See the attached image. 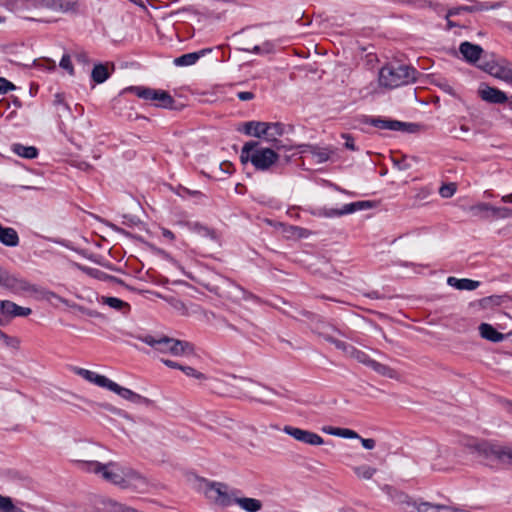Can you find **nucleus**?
<instances>
[{
	"label": "nucleus",
	"mask_w": 512,
	"mask_h": 512,
	"mask_svg": "<svg viewBox=\"0 0 512 512\" xmlns=\"http://www.w3.org/2000/svg\"><path fill=\"white\" fill-rule=\"evenodd\" d=\"M54 105L56 106H62L63 109L69 111L70 108L67 103H65V97L63 93H56L54 96Z\"/></svg>",
	"instance_id": "obj_51"
},
{
	"label": "nucleus",
	"mask_w": 512,
	"mask_h": 512,
	"mask_svg": "<svg viewBox=\"0 0 512 512\" xmlns=\"http://www.w3.org/2000/svg\"><path fill=\"white\" fill-rule=\"evenodd\" d=\"M14 89L15 86L12 82L8 81L6 78L0 77V94H6Z\"/></svg>",
	"instance_id": "obj_49"
},
{
	"label": "nucleus",
	"mask_w": 512,
	"mask_h": 512,
	"mask_svg": "<svg viewBox=\"0 0 512 512\" xmlns=\"http://www.w3.org/2000/svg\"><path fill=\"white\" fill-rule=\"evenodd\" d=\"M455 192H456V187H455V184H453V183L445 184L439 190L440 195L444 198L452 197Z\"/></svg>",
	"instance_id": "obj_46"
},
{
	"label": "nucleus",
	"mask_w": 512,
	"mask_h": 512,
	"mask_svg": "<svg viewBox=\"0 0 512 512\" xmlns=\"http://www.w3.org/2000/svg\"><path fill=\"white\" fill-rule=\"evenodd\" d=\"M349 356L355 359L357 362L371 368L381 376L388 378H394L396 376V371L394 369L372 359L366 352L360 349L353 347V349H350Z\"/></svg>",
	"instance_id": "obj_6"
},
{
	"label": "nucleus",
	"mask_w": 512,
	"mask_h": 512,
	"mask_svg": "<svg viewBox=\"0 0 512 512\" xmlns=\"http://www.w3.org/2000/svg\"><path fill=\"white\" fill-rule=\"evenodd\" d=\"M362 122L381 130L401 131L411 134L420 132L422 128V125L418 123L402 122L399 120L382 117L365 116Z\"/></svg>",
	"instance_id": "obj_4"
},
{
	"label": "nucleus",
	"mask_w": 512,
	"mask_h": 512,
	"mask_svg": "<svg viewBox=\"0 0 512 512\" xmlns=\"http://www.w3.org/2000/svg\"><path fill=\"white\" fill-rule=\"evenodd\" d=\"M268 142L272 143V149L276 150H291L293 147L291 145L284 144L282 140H278L277 138H267Z\"/></svg>",
	"instance_id": "obj_48"
},
{
	"label": "nucleus",
	"mask_w": 512,
	"mask_h": 512,
	"mask_svg": "<svg viewBox=\"0 0 512 512\" xmlns=\"http://www.w3.org/2000/svg\"><path fill=\"white\" fill-rule=\"evenodd\" d=\"M162 235L163 237L169 239V240H174L175 236H174V233L172 231H170L169 229H162Z\"/></svg>",
	"instance_id": "obj_59"
},
{
	"label": "nucleus",
	"mask_w": 512,
	"mask_h": 512,
	"mask_svg": "<svg viewBox=\"0 0 512 512\" xmlns=\"http://www.w3.org/2000/svg\"><path fill=\"white\" fill-rule=\"evenodd\" d=\"M156 94L151 98V101L155 102V106L165 109L173 108L175 100L167 91L156 89Z\"/></svg>",
	"instance_id": "obj_29"
},
{
	"label": "nucleus",
	"mask_w": 512,
	"mask_h": 512,
	"mask_svg": "<svg viewBox=\"0 0 512 512\" xmlns=\"http://www.w3.org/2000/svg\"><path fill=\"white\" fill-rule=\"evenodd\" d=\"M234 503L239 505L246 512H258L262 509V502L255 498L234 497Z\"/></svg>",
	"instance_id": "obj_28"
},
{
	"label": "nucleus",
	"mask_w": 512,
	"mask_h": 512,
	"mask_svg": "<svg viewBox=\"0 0 512 512\" xmlns=\"http://www.w3.org/2000/svg\"><path fill=\"white\" fill-rule=\"evenodd\" d=\"M0 242L8 247H16L19 244L17 231L12 227H3L0 224Z\"/></svg>",
	"instance_id": "obj_24"
},
{
	"label": "nucleus",
	"mask_w": 512,
	"mask_h": 512,
	"mask_svg": "<svg viewBox=\"0 0 512 512\" xmlns=\"http://www.w3.org/2000/svg\"><path fill=\"white\" fill-rule=\"evenodd\" d=\"M108 464H112L108 468H105L101 474L102 478L114 485L120 486L122 488V484L124 483V475L122 472V467L116 462H109Z\"/></svg>",
	"instance_id": "obj_17"
},
{
	"label": "nucleus",
	"mask_w": 512,
	"mask_h": 512,
	"mask_svg": "<svg viewBox=\"0 0 512 512\" xmlns=\"http://www.w3.org/2000/svg\"><path fill=\"white\" fill-rule=\"evenodd\" d=\"M180 370L183 371L189 377H194L199 380H203L206 378L203 373L197 371L196 369L190 366H182L180 367Z\"/></svg>",
	"instance_id": "obj_44"
},
{
	"label": "nucleus",
	"mask_w": 512,
	"mask_h": 512,
	"mask_svg": "<svg viewBox=\"0 0 512 512\" xmlns=\"http://www.w3.org/2000/svg\"><path fill=\"white\" fill-rule=\"evenodd\" d=\"M109 76L110 74L107 66L101 63L96 64L91 72L92 80L97 84L105 82Z\"/></svg>",
	"instance_id": "obj_33"
},
{
	"label": "nucleus",
	"mask_w": 512,
	"mask_h": 512,
	"mask_svg": "<svg viewBox=\"0 0 512 512\" xmlns=\"http://www.w3.org/2000/svg\"><path fill=\"white\" fill-rule=\"evenodd\" d=\"M394 164L400 169V170H406L409 168V165L406 164L405 159L402 160H393Z\"/></svg>",
	"instance_id": "obj_58"
},
{
	"label": "nucleus",
	"mask_w": 512,
	"mask_h": 512,
	"mask_svg": "<svg viewBox=\"0 0 512 512\" xmlns=\"http://www.w3.org/2000/svg\"><path fill=\"white\" fill-rule=\"evenodd\" d=\"M324 431L331 435L348 438V439L360 438V436L355 431H353L351 429H347V428H332V427H330L329 429H324Z\"/></svg>",
	"instance_id": "obj_38"
},
{
	"label": "nucleus",
	"mask_w": 512,
	"mask_h": 512,
	"mask_svg": "<svg viewBox=\"0 0 512 512\" xmlns=\"http://www.w3.org/2000/svg\"><path fill=\"white\" fill-rule=\"evenodd\" d=\"M101 301L103 304H106L115 310L122 311L123 313H127L130 310V305L127 302L116 297L103 296Z\"/></svg>",
	"instance_id": "obj_32"
},
{
	"label": "nucleus",
	"mask_w": 512,
	"mask_h": 512,
	"mask_svg": "<svg viewBox=\"0 0 512 512\" xmlns=\"http://www.w3.org/2000/svg\"><path fill=\"white\" fill-rule=\"evenodd\" d=\"M60 67L67 70L70 75L74 74V68L68 54H64L59 63Z\"/></svg>",
	"instance_id": "obj_47"
},
{
	"label": "nucleus",
	"mask_w": 512,
	"mask_h": 512,
	"mask_svg": "<svg viewBox=\"0 0 512 512\" xmlns=\"http://www.w3.org/2000/svg\"><path fill=\"white\" fill-rule=\"evenodd\" d=\"M236 289L242 294V298L244 300H253V301H256V302H260V298L258 296H256L253 293L245 290L244 288H242L240 286H236Z\"/></svg>",
	"instance_id": "obj_50"
},
{
	"label": "nucleus",
	"mask_w": 512,
	"mask_h": 512,
	"mask_svg": "<svg viewBox=\"0 0 512 512\" xmlns=\"http://www.w3.org/2000/svg\"><path fill=\"white\" fill-rule=\"evenodd\" d=\"M418 512H456L453 508L445 505H435L429 502H424L418 505Z\"/></svg>",
	"instance_id": "obj_37"
},
{
	"label": "nucleus",
	"mask_w": 512,
	"mask_h": 512,
	"mask_svg": "<svg viewBox=\"0 0 512 512\" xmlns=\"http://www.w3.org/2000/svg\"><path fill=\"white\" fill-rule=\"evenodd\" d=\"M459 51L464 59L469 63H476L483 53L481 46L472 44L468 41L462 42L459 46Z\"/></svg>",
	"instance_id": "obj_18"
},
{
	"label": "nucleus",
	"mask_w": 512,
	"mask_h": 512,
	"mask_svg": "<svg viewBox=\"0 0 512 512\" xmlns=\"http://www.w3.org/2000/svg\"><path fill=\"white\" fill-rule=\"evenodd\" d=\"M372 207L373 203L371 201H356L343 205L341 209H323L318 213V215L328 218L340 217L342 215L351 214L358 210L370 209Z\"/></svg>",
	"instance_id": "obj_9"
},
{
	"label": "nucleus",
	"mask_w": 512,
	"mask_h": 512,
	"mask_svg": "<svg viewBox=\"0 0 512 512\" xmlns=\"http://www.w3.org/2000/svg\"><path fill=\"white\" fill-rule=\"evenodd\" d=\"M506 407H507L508 411L512 412V401H507Z\"/></svg>",
	"instance_id": "obj_63"
},
{
	"label": "nucleus",
	"mask_w": 512,
	"mask_h": 512,
	"mask_svg": "<svg viewBox=\"0 0 512 512\" xmlns=\"http://www.w3.org/2000/svg\"><path fill=\"white\" fill-rule=\"evenodd\" d=\"M122 472L124 475V483L122 484V488H128L131 486L138 487L139 485L146 484L145 479L135 470L122 467Z\"/></svg>",
	"instance_id": "obj_22"
},
{
	"label": "nucleus",
	"mask_w": 512,
	"mask_h": 512,
	"mask_svg": "<svg viewBox=\"0 0 512 512\" xmlns=\"http://www.w3.org/2000/svg\"><path fill=\"white\" fill-rule=\"evenodd\" d=\"M326 327L329 328L332 331H335V332L339 333L342 336H346V334L344 332H342L341 330H339L338 328H336L333 325H327Z\"/></svg>",
	"instance_id": "obj_60"
},
{
	"label": "nucleus",
	"mask_w": 512,
	"mask_h": 512,
	"mask_svg": "<svg viewBox=\"0 0 512 512\" xmlns=\"http://www.w3.org/2000/svg\"><path fill=\"white\" fill-rule=\"evenodd\" d=\"M480 336L488 341L498 343L506 338V335L498 332L492 325L481 323L478 327Z\"/></svg>",
	"instance_id": "obj_21"
},
{
	"label": "nucleus",
	"mask_w": 512,
	"mask_h": 512,
	"mask_svg": "<svg viewBox=\"0 0 512 512\" xmlns=\"http://www.w3.org/2000/svg\"><path fill=\"white\" fill-rule=\"evenodd\" d=\"M354 473L361 479H371L373 475L376 473V468H373L369 465H361L358 467H354Z\"/></svg>",
	"instance_id": "obj_42"
},
{
	"label": "nucleus",
	"mask_w": 512,
	"mask_h": 512,
	"mask_svg": "<svg viewBox=\"0 0 512 512\" xmlns=\"http://www.w3.org/2000/svg\"><path fill=\"white\" fill-rule=\"evenodd\" d=\"M1 340L7 347L18 349L20 347V340L17 337L9 336L4 333V337H1Z\"/></svg>",
	"instance_id": "obj_45"
},
{
	"label": "nucleus",
	"mask_w": 512,
	"mask_h": 512,
	"mask_svg": "<svg viewBox=\"0 0 512 512\" xmlns=\"http://www.w3.org/2000/svg\"><path fill=\"white\" fill-rule=\"evenodd\" d=\"M488 72L497 79H500L512 86V62L500 60L490 65Z\"/></svg>",
	"instance_id": "obj_14"
},
{
	"label": "nucleus",
	"mask_w": 512,
	"mask_h": 512,
	"mask_svg": "<svg viewBox=\"0 0 512 512\" xmlns=\"http://www.w3.org/2000/svg\"><path fill=\"white\" fill-rule=\"evenodd\" d=\"M471 212L474 216H478L483 212H490L494 219L512 218V208L509 207H494L488 203H480L471 207Z\"/></svg>",
	"instance_id": "obj_13"
},
{
	"label": "nucleus",
	"mask_w": 512,
	"mask_h": 512,
	"mask_svg": "<svg viewBox=\"0 0 512 512\" xmlns=\"http://www.w3.org/2000/svg\"><path fill=\"white\" fill-rule=\"evenodd\" d=\"M212 51L211 48H204L196 52L186 53L179 57H176L173 60L174 65L182 67V66H191L195 64L201 57Z\"/></svg>",
	"instance_id": "obj_20"
},
{
	"label": "nucleus",
	"mask_w": 512,
	"mask_h": 512,
	"mask_svg": "<svg viewBox=\"0 0 512 512\" xmlns=\"http://www.w3.org/2000/svg\"><path fill=\"white\" fill-rule=\"evenodd\" d=\"M195 230L201 236L208 237V238H211V239H215L216 238L215 231L213 229H210V228L206 227V226H203V225H200V224H196L195 225Z\"/></svg>",
	"instance_id": "obj_43"
},
{
	"label": "nucleus",
	"mask_w": 512,
	"mask_h": 512,
	"mask_svg": "<svg viewBox=\"0 0 512 512\" xmlns=\"http://www.w3.org/2000/svg\"><path fill=\"white\" fill-rule=\"evenodd\" d=\"M502 201L505 203H512V195L503 196Z\"/></svg>",
	"instance_id": "obj_62"
},
{
	"label": "nucleus",
	"mask_w": 512,
	"mask_h": 512,
	"mask_svg": "<svg viewBox=\"0 0 512 512\" xmlns=\"http://www.w3.org/2000/svg\"><path fill=\"white\" fill-rule=\"evenodd\" d=\"M470 453L489 467L512 465V447L496 441L472 439L465 444Z\"/></svg>",
	"instance_id": "obj_1"
},
{
	"label": "nucleus",
	"mask_w": 512,
	"mask_h": 512,
	"mask_svg": "<svg viewBox=\"0 0 512 512\" xmlns=\"http://www.w3.org/2000/svg\"><path fill=\"white\" fill-rule=\"evenodd\" d=\"M162 362L167 366V367H170V368H174V369H179L180 370V367H182L183 365L181 364H178L177 362H174L172 360H168V359H163Z\"/></svg>",
	"instance_id": "obj_57"
},
{
	"label": "nucleus",
	"mask_w": 512,
	"mask_h": 512,
	"mask_svg": "<svg viewBox=\"0 0 512 512\" xmlns=\"http://www.w3.org/2000/svg\"><path fill=\"white\" fill-rule=\"evenodd\" d=\"M292 230L294 231V234L298 237H306L308 234V231L305 228L293 226Z\"/></svg>",
	"instance_id": "obj_56"
},
{
	"label": "nucleus",
	"mask_w": 512,
	"mask_h": 512,
	"mask_svg": "<svg viewBox=\"0 0 512 512\" xmlns=\"http://www.w3.org/2000/svg\"><path fill=\"white\" fill-rule=\"evenodd\" d=\"M127 91L134 93L137 97L146 101H151V98L156 94V89L145 86H131Z\"/></svg>",
	"instance_id": "obj_34"
},
{
	"label": "nucleus",
	"mask_w": 512,
	"mask_h": 512,
	"mask_svg": "<svg viewBox=\"0 0 512 512\" xmlns=\"http://www.w3.org/2000/svg\"><path fill=\"white\" fill-rule=\"evenodd\" d=\"M319 334L324 338L325 341L332 343L333 345H335L337 349L343 350L348 355H350V349H353L354 346L349 345L341 340L335 339L334 337L325 332H320Z\"/></svg>",
	"instance_id": "obj_39"
},
{
	"label": "nucleus",
	"mask_w": 512,
	"mask_h": 512,
	"mask_svg": "<svg viewBox=\"0 0 512 512\" xmlns=\"http://www.w3.org/2000/svg\"><path fill=\"white\" fill-rule=\"evenodd\" d=\"M172 354L173 356H184L194 354V345L188 341L172 338Z\"/></svg>",
	"instance_id": "obj_27"
},
{
	"label": "nucleus",
	"mask_w": 512,
	"mask_h": 512,
	"mask_svg": "<svg viewBox=\"0 0 512 512\" xmlns=\"http://www.w3.org/2000/svg\"><path fill=\"white\" fill-rule=\"evenodd\" d=\"M210 491L214 492L216 496L214 501L223 507L234 504V497H236L237 490L228 492V486L220 482H214L210 485Z\"/></svg>",
	"instance_id": "obj_11"
},
{
	"label": "nucleus",
	"mask_w": 512,
	"mask_h": 512,
	"mask_svg": "<svg viewBox=\"0 0 512 512\" xmlns=\"http://www.w3.org/2000/svg\"><path fill=\"white\" fill-rule=\"evenodd\" d=\"M502 302H503L502 296L492 295V296H488V297H484V298L480 299L478 301V305L483 309H487V308H492L495 306H500L502 304Z\"/></svg>",
	"instance_id": "obj_40"
},
{
	"label": "nucleus",
	"mask_w": 512,
	"mask_h": 512,
	"mask_svg": "<svg viewBox=\"0 0 512 512\" xmlns=\"http://www.w3.org/2000/svg\"><path fill=\"white\" fill-rule=\"evenodd\" d=\"M182 190L185 194L192 196L194 198H197V199L204 197V195L200 191H197V190H190L188 188H183Z\"/></svg>",
	"instance_id": "obj_55"
},
{
	"label": "nucleus",
	"mask_w": 512,
	"mask_h": 512,
	"mask_svg": "<svg viewBox=\"0 0 512 512\" xmlns=\"http://www.w3.org/2000/svg\"><path fill=\"white\" fill-rule=\"evenodd\" d=\"M0 286L15 294L37 292L35 285L27 280L9 273L0 266Z\"/></svg>",
	"instance_id": "obj_5"
},
{
	"label": "nucleus",
	"mask_w": 512,
	"mask_h": 512,
	"mask_svg": "<svg viewBox=\"0 0 512 512\" xmlns=\"http://www.w3.org/2000/svg\"><path fill=\"white\" fill-rule=\"evenodd\" d=\"M267 128V122L248 121L244 123L243 132L247 135L260 138L266 136Z\"/></svg>",
	"instance_id": "obj_23"
},
{
	"label": "nucleus",
	"mask_w": 512,
	"mask_h": 512,
	"mask_svg": "<svg viewBox=\"0 0 512 512\" xmlns=\"http://www.w3.org/2000/svg\"><path fill=\"white\" fill-rule=\"evenodd\" d=\"M108 390L116 393L121 398L128 400L134 404H142L145 406H150L153 403L152 400H150L144 396H141L128 388L118 385L117 383L113 382L112 380L109 384Z\"/></svg>",
	"instance_id": "obj_10"
},
{
	"label": "nucleus",
	"mask_w": 512,
	"mask_h": 512,
	"mask_svg": "<svg viewBox=\"0 0 512 512\" xmlns=\"http://www.w3.org/2000/svg\"><path fill=\"white\" fill-rule=\"evenodd\" d=\"M12 151L20 157L26 159H34L38 155V150L34 146H24L16 143L12 145Z\"/></svg>",
	"instance_id": "obj_30"
},
{
	"label": "nucleus",
	"mask_w": 512,
	"mask_h": 512,
	"mask_svg": "<svg viewBox=\"0 0 512 512\" xmlns=\"http://www.w3.org/2000/svg\"><path fill=\"white\" fill-rule=\"evenodd\" d=\"M417 74V70L410 65L389 63L381 68L379 83L390 89L397 88L415 82Z\"/></svg>",
	"instance_id": "obj_3"
},
{
	"label": "nucleus",
	"mask_w": 512,
	"mask_h": 512,
	"mask_svg": "<svg viewBox=\"0 0 512 512\" xmlns=\"http://www.w3.org/2000/svg\"><path fill=\"white\" fill-rule=\"evenodd\" d=\"M136 338L151 346L157 352L172 354V338L168 336L154 337L147 334L137 335Z\"/></svg>",
	"instance_id": "obj_12"
},
{
	"label": "nucleus",
	"mask_w": 512,
	"mask_h": 512,
	"mask_svg": "<svg viewBox=\"0 0 512 512\" xmlns=\"http://www.w3.org/2000/svg\"><path fill=\"white\" fill-rule=\"evenodd\" d=\"M279 159V155L272 148L259 147L256 141H249L241 149L240 160L243 164L251 162L256 170L267 171Z\"/></svg>",
	"instance_id": "obj_2"
},
{
	"label": "nucleus",
	"mask_w": 512,
	"mask_h": 512,
	"mask_svg": "<svg viewBox=\"0 0 512 512\" xmlns=\"http://www.w3.org/2000/svg\"><path fill=\"white\" fill-rule=\"evenodd\" d=\"M274 49V44L271 41H265L262 45H254L250 44L242 47L241 50L245 52H250L254 54H268L271 53Z\"/></svg>",
	"instance_id": "obj_35"
},
{
	"label": "nucleus",
	"mask_w": 512,
	"mask_h": 512,
	"mask_svg": "<svg viewBox=\"0 0 512 512\" xmlns=\"http://www.w3.org/2000/svg\"><path fill=\"white\" fill-rule=\"evenodd\" d=\"M342 138L345 139L344 146L352 151L356 150L355 144H354V138L350 134H342Z\"/></svg>",
	"instance_id": "obj_52"
},
{
	"label": "nucleus",
	"mask_w": 512,
	"mask_h": 512,
	"mask_svg": "<svg viewBox=\"0 0 512 512\" xmlns=\"http://www.w3.org/2000/svg\"><path fill=\"white\" fill-rule=\"evenodd\" d=\"M237 97L241 101H249L254 99L255 95L253 92L250 91H242L237 93Z\"/></svg>",
	"instance_id": "obj_53"
},
{
	"label": "nucleus",
	"mask_w": 512,
	"mask_h": 512,
	"mask_svg": "<svg viewBox=\"0 0 512 512\" xmlns=\"http://www.w3.org/2000/svg\"><path fill=\"white\" fill-rule=\"evenodd\" d=\"M81 468L87 472H93L95 474L101 475L105 468L113 466L112 464H102L98 461H87V460H79L77 461Z\"/></svg>",
	"instance_id": "obj_31"
},
{
	"label": "nucleus",
	"mask_w": 512,
	"mask_h": 512,
	"mask_svg": "<svg viewBox=\"0 0 512 512\" xmlns=\"http://www.w3.org/2000/svg\"><path fill=\"white\" fill-rule=\"evenodd\" d=\"M447 284L451 287L458 289V290L472 291L479 287L480 282L471 280V279H467V278L458 279L456 277L450 276L447 279Z\"/></svg>",
	"instance_id": "obj_26"
},
{
	"label": "nucleus",
	"mask_w": 512,
	"mask_h": 512,
	"mask_svg": "<svg viewBox=\"0 0 512 512\" xmlns=\"http://www.w3.org/2000/svg\"><path fill=\"white\" fill-rule=\"evenodd\" d=\"M283 431L295 440L308 445L319 446L324 443V439L320 435L309 430L286 425Z\"/></svg>",
	"instance_id": "obj_8"
},
{
	"label": "nucleus",
	"mask_w": 512,
	"mask_h": 512,
	"mask_svg": "<svg viewBox=\"0 0 512 512\" xmlns=\"http://www.w3.org/2000/svg\"><path fill=\"white\" fill-rule=\"evenodd\" d=\"M360 440H361L363 447L367 450L373 449L376 445L375 440L372 438H361L360 437Z\"/></svg>",
	"instance_id": "obj_54"
},
{
	"label": "nucleus",
	"mask_w": 512,
	"mask_h": 512,
	"mask_svg": "<svg viewBox=\"0 0 512 512\" xmlns=\"http://www.w3.org/2000/svg\"><path fill=\"white\" fill-rule=\"evenodd\" d=\"M76 5V3H71V2H67L65 7H63L62 5H60L65 11L69 10V9H72L74 6Z\"/></svg>",
	"instance_id": "obj_61"
},
{
	"label": "nucleus",
	"mask_w": 512,
	"mask_h": 512,
	"mask_svg": "<svg viewBox=\"0 0 512 512\" xmlns=\"http://www.w3.org/2000/svg\"><path fill=\"white\" fill-rule=\"evenodd\" d=\"M94 512H138L133 508L106 498H98L94 501Z\"/></svg>",
	"instance_id": "obj_15"
},
{
	"label": "nucleus",
	"mask_w": 512,
	"mask_h": 512,
	"mask_svg": "<svg viewBox=\"0 0 512 512\" xmlns=\"http://www.w3.org/2000/svg\"><path fill=\"white\" fill-rule=\"evenodd\" d=\"M32 313L29 307H22L10 300H0V326L8 325L16 317H27Z\"/></svg>",
	"instance_id": "obj_7"
},
{
	"label": "nucleus",
	"mask_w": 512,
	"mask_h": 512,
	"mask_svg": "<svg viewBox=\"0 0 512 512\" xmlns=\"http://www.w3.org/2000/svg\"><path fill=\"white\" fill-rule=\"evenodd\" d=\"M479 95L482 100L488 103L503 104L508 101L506 93L495 87L485 86L479 90Z\"/></svg>",
	"instance_id": "obj_16"
},
{
	"label": "nucleus",
	"mask_w": 512,
	"mask_h": 512,
	"mask_svg": "<svg viewBox=\"0 0 512 512\" xmlns=\"http://www.w3.org/2000/svg\"><path fill=\"white\" fill-rule=\"evenodd\" d=\"M75 372L77 375L81 376L88 382L94 383L95 385H97L99 387L106 388V389H108L109 384L111 382V380L109 378H107L106 376L97 374L93 371H90V370H87L84 368H76Z\"/></svg>",
	"instance_id": "obj_19"
},
{
	"label": "nucleus",
	"mask_w": 512,
	"mask_h": 512,
	"mask_svg": "<svg viewBox=\"0 0 512 512\" xmlns=\"http://www.w3.org/2000/svg\"><path fill=\"white\" fill-rule=\"evenodd\" d=\"M267 138H276L277 136H281L284 134L285 126L280 122L268 123L267 122Z\"/></svg>",
	"instance_id": "obj_41"
},
{
	"label": "nucleus",
	"mask_w": 512,
	"mask_h": 512,
	"mask_svg": "<svg viewBox=\"0 0 512 512\" xmlns=\"http://www.w3.org/2000/svg\"><path fill=\"white\" fill-rule=\"evenodd\" d=\"M506 103H507V105H508L509 109H511V110H512V96H511V97H508V101H506Z\"/></svg>",
	"instance_id": "obj_64"
},
{
	"label": "nucleus",
	"mask_w": 512,
	"mask_h": 512,
	"mask_svg": "<svg viewBox=\"0 0 512 512\" xmlns=\"http://www.w3.org/2000/svg\"><path fill=\"white\" fill-rule=\"evenodd\" d=\"M310 153L317 163H324L330 159L332 150L329 148L310 147Z\"/></svg>",
	"instance_id": "obj_36"
},
{
	"label": "nucleus",
	"mask_w": 512,
	"mask_h": 512,
	"mask_svg": "<svg viewBox=\"0 0 512 512\" xmlns=\"http://www.w3.org/2000/svg\"><path fill=\"white\" fill-rule=\"evenodd\" d=\"M499 6H500V3H495V4L491 5V6H487V5L483 4V3H478L477 2L475 5H472V6L453 7V8L448 10L446 18H450L451 16L459 15L463 11L475 12V11L487 10V9H490V8L494 9L496 7H499Z\"/></svg>",
	"instance_id": "obj_25"
}]
</instances>
